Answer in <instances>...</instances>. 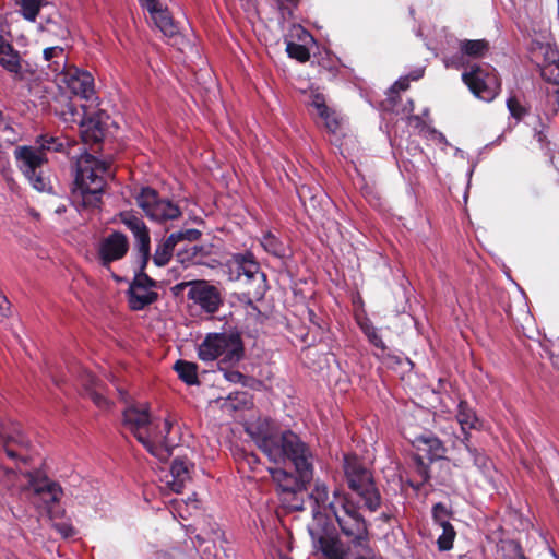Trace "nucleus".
Segmentation results:
<instances>
[{
  "mask_svg": "<svg viewBox=\"0 0 559 559\" xmlns=\"http://www.w3.org/2000/svg\"><path fill=\"white\" fill-rule=\"evenodd\" d=\"M343 469L348 488L361 498L368 510H378L381 497L371 471L356 455H344Z\"/></svg>",
  "mask_w": 559,
  "mask_h": 559,
  "instance_id": "nucleus-8",
  "label": "nucleus"
},
{
  "mask_svg": "<svg viewBox=\"0 0 559 559\" xmlns=\"http://www.w3.org/2000/svg\"><path fill=\"white\" fill-rule=\"evenodd\" d=\"M311 498L316 501L318 508H328L329 500V490L325 484L317 483L313 491L311 492Z\"/></svg>",
  "mask_w": 559,
  "mask_h": 559,
  "instance_id": "nucleus-38",
  "label": "nucleus"
},
{
  "mask_svg": "<svg viewBox=\"0 0 559 559\" xmlns=\"http://www.w3.org/2000/svg\"><path fill=\"white\" fill-rule=\"evenodd\" d=\"M464 447V454L455 459V466L468 468L472 463L484 476H489L491 472L490 459L476 448H473L469 442L461 443Z\"/></svg>",
  "mask_w": 559,
  "mask_h": 559,
  "instance_id": "nucleus-22",
  "label": "nucleus"
},
{
  "mask_svg": "<svg viewBox=\"0 0 559 559\" xmlns=\"http://www.w3.org/2000/svg\"><path fill=\"white\" fill-rule=\"evenodd\" d=\"M170 236L175 237V242L178 243L182 240L195 241L201 237V231L194 228L179 230L170 234Z\"/></svg>",
  "mask_w": 559,
  "mask_h": 559,
  "instance_id": "nucleus-44",
  "label": "nucleus"
},
{
  "mask_svg": "<svg viewBox=\"0 0 559 559\" xmlns=\"http://www.w3.org/2000/svg\"><path fill=\"white\" fill-rule=\"evenodd\" d=\"M55 530L64 538L74 535V528L68 523H56L53 524Z\"/></svg>",
  "mask_w": 559,
  "mask_h": 559,
  "instance_id": "nucleus-48",
  "label": "nucleus"
},
{
  "mask_svg": "<svg viewBox=\"0 0 559 559\" xmlns=\"http://www.w3.org/2000/svg\"><path fill=\"white\" fill-rule=\"evenodd\" d=\"M156 283L144 273L135 275L127 292L129 306L140 311L157 300L158 294L154 290Z\"/></svg>",
  "mask_w": 559,
  "mask_h": 559,
  "instance_id": "nucleus-14",
  "label": "nucleus"
},
{
  "mask_svg": "<svg viewBox=\"0 0 559 559\" xmlns=\"http://www.w3.org/2000/svg\"><path fill=\"white\" fill-rule=\"evenodd\" d=\"M438 526L442 530L437 539L438 548L441 551L450 550L453 547V542L456 535L455 530L451 523Z\"/></svg>",
  "mask_w": 559,
  "mask_h": 559,
  "instance_id": "nucleus-33",
  "label": "nucleus"
},
{
  "mask_svg": "<svg viewBox=\"0 0 559 559\" xmlns=\"http://www.w3.org/2000/svg\"><path fill=\"white\" fill-rule=\"evenodd\" d=\"M489 51V43L485 39H463L459 43V55L453 58L456 68L469 67L471 59L484 58Z\"/></svg>",
  "mask_w": 559,
  "mask_h": 559,
  "instance_id": "nucleus-19",
  "label": "nucleus"
},
{
  "mask_svg": "<svg viewBox=\"0 0 559 559\" xmlns=\"http://www.w3.org/2000/svg\"><path fill=\"white\" fill-rule=\"evenodd\" d=\"M502 557L499 559H527L521 546L514 542L504 543L501 548Z\"/></svg>",
  "mask_w": 559,
  "mask_h": 559,
  "instance_id": "nucleus-35",
  "label": "nucleus"
},
{
  "mask_svg": "<svg viewBox=\"0 0 559 559\" xmlns=\"http://www.w3.org/2000/svg\"><path fill=\"white\" fill-rule=\"evenodd\" d=\"M135 201L151 221L160 224L178 219L182 214L177 203L160 197L156 190L150 187L142 188L135 195Z\"/></svg>",
  "mask_w": 559,
  "mask_h": 559,
  "instance_id": "nucleus-11",
  "label": "nucleus"
},
{
  "mask_svg": "<svg viewBox=\"0 0 559 559\" xmlns=\"http://www.w3.org/2000/svg\"><path fill=\"white\" fill-rule=\"evenodd\" d=\"M328 509L335 518L342 533L350 538L354 547L361 551L368 549V531L365 519L355 503L345 495L334 492L333 500L328 503Z\"/></svg>",
  "mask_w": 559,
  "mask_h": 559,
  "instance_id": "nucleus-5",
  "label": "nucleus"
},
{
  "mask_svg": "<svg viewBox=\"0 0 559 559\" xmlns=\"http://www.w3.org/2000/svg\"><path fill=\"white\" fill-rule=\"evenodd\" d=\"M193 465L187 460L177 457L171 463L169 474L166 475V487L174 492H181L186 484L191 480Z\"/></svg>",
  "mask_w": 559,
  "mask_h": 559,
  "instance_id": "nucleus-21",
  "label": "nucleus"
},
{
  "mask_svg": "<svg viewBox=\"0 0 559 559\" xmlns=\"http://www.w3.org/2000/svg\"><path fill=\"white\" fill-rule=\"evenodd\" d=\"M507 107L510 111V115L516 120L522 119L526 115V109L522 106V104L515 96H511L508 98Z\"/></svg>",
  "mask_w": 559,
  "mask_h": 559,
  "instance_id": "nucleus-43",
  "label": "nucleus"
},
{
  "mask_svg": "<svg viewBox=\"0 0 559 559\" xmlns=\"http://www.w3.org/2000/svg\"><path fill=\"white\" fill-rule=\"evenodd\" d=\"M112 175L110 163L88 153L81 154L75 163L74 187L71 193V202L76 210L98 209L106 179Z\"/></svg>",
  "mask_w": 559,
  "mask_h": 559,
  "instance_id": "nucleus-3",
  "label": "nucleus"
},
{
  "mask_svg": "<svg viewBox=\"0 0 559 559\" xmlns=\"http://www.w3.org/2000/svg\"><path fill=\"white\" fill-rule=\"evenodd\" d=\"M188 299L192 300L206 313H215L223 304L219 290L207 281H195L189 289Z\"/></svg>",
  "mask_w": 559,
  "mask_h": 559,
  "instance_id": "nucleus-15",
  "label": "nucleus"
},
{
  "mask_svg": "<svg viewBox=\"0 0 559 559\" xmlns=\"http://www.w3.org/2000/svg\"><path fill=\"white\" fill-rule=\"evenodd\" d=\"M542 76L545 80L559 85V59L544 67L542 70Z\"/></svg>",
  "mask_w": 559,
  "mask_h": 559,
  "instance_id": "nucleus-42",
  "label": "nucleus"
},
{
  "mask_svg": "<svg viewBox=\"0 0 559 559\" xmlns=\"http://www.w3.org/2000/svg\"><path fill=\"white\" fill-rule=\"evenodd\" d=\"M243 343L237 332L210 333L198 347L202 361L218 359L219 365L233 366L243 357Z\"/></svg>",
  "mask_w": 559,
  "mask_h": 559,
  "instance_id": "nucleus-6",
  "label": "nucleus"
},
{
  "mask_svg": "<svg viewBox=\"0 0 559 559\" xmlns=\"http://www.w3.org/2000/svg\"><path fill=\"white\" fill-rule=\"evenodd\" d=\"M0 66L13 75L14 80L24 81L34 71L31 66L23 61L13 46L0 35Z\"/></svg>",
  "mask_w": 559,
  "mask_h": 559,
  "instance_id": "nucleus-16",
  "label": "nucleus"
},
{
  "mask_svg": "<svg viewBox=\"0 0 559 559\" xmlns=\"http://www.w3.org/2000/svg\"><path fill=\"white\" fill-rule=\"evenodd\" d=\"M438 139L440 141H445V138H444V135L442 133H438Z\"/></svg>",
  "mask_w": 559,
  "mask_h": 559,
  "instance_id": "nucleus-60",
  "label": "nucleus"
},
{
  "mask_svg": "<svg viewBox=\"0 0 559 559\" xmlns=\"http://www.w3.org/2000/svg\"><path fill=\"white\" fill-rule=\"evenodd\" d=\"M418 442H423L424 444H426L429 448L430 456L432 459L441 457L444 452L442 442L436 437H432V436L424 437L423 436V437L418 438Z\"/></svg>",
  "mask_w": 559,
  "mask_h": 559,
  "instance_id": "nucleus-36",
  "label": "nucleus"
},
{
  "mask_svg": "<svg viewBox=\"0 0 559 559\" xmlns=\"http://www.w3.org/2000/svg\"><path fill=\"white\" fill-rule=\"evenodd\" d=\"M432 518L437 525L449 524L450 512L448 508L439 502L432 507Z\"/></svg>",
  "mask_w": 559,
  "mask_h": 559,
  "instance_id": "nucleus-40",
  "label": "nucleus"
},
{
  "mask_svg": "<svg viewBox=\"0 0 559 559\" xmlns=\"http://www.w3.org/2000/svg\"><path fill=\"white\" fill-rule=\"evenodd\" d=\"M21 489L39 513H48L50 516L52 507L63 496L61 486L38 471H21Z\"/></svg>",
  "mask_w": 559,
  "mask_h": 559,
  "instance_id": "nucleus-7",
  "label": "nucleus"
},
{
  "mask_svg": "<svg viewBox=\"0 0 559 559\" xmlns=\"http://www.w3.org/2000/svg\"><path fill=\"white\" fill-rule=\"evenodd\" d=\"M356 559H381V558L376 557V556L366 557L364 555H359Z\"/></svg>",
  "mask_w": 559,
  "mask_h": 559,
  "instance_id": "nucleus-57",
  "label": "nucleus"
},
{
  "mask_svg": "<svg viewBox=\"0 0 559 559\" xmlns=\"http://www.w3.org/2000/svg\"><path fill=\"white\" fill-rule=\"evenodd\" d=\"M8 140H9L10 142H13V141H15V138H12V139H10V138H9Z\"/></svg>",
  "mask_w": 559,
  "mask_h": 559,
  "instance_id": "nucleus-62",
  "label": "nucleus"
},
{
  "mask_svg": "<svg viewBox=\"0 0 559 559\" xmlns=\"http://www.w3.org/2000/svg\"><path fill=\"white\" fill-rule=\"evenodd\" d=\"M129 250V240L127 236L120 231H115L104 238L99 245V258L103 265L122 259Z\"/></svg>",
  "mask_w": 559,
  "mask_h": 559,
  "instance_id": "nucleus-18",
  "label": "nucleus"
},
{
  "mask_svg": "<svg viewBox=\"0 0 559 559\" xmlns=\"http://www.w3.org/2000/svg\"><path fill=\"white\" fill-rule=\"evenodd\" d=\"M223 366L224 365H221L219 370L223 372V376L227 381L231 383H245L246 377L241 372Z\"/></svg>",
  "mask_w": 559,
  "mask_h": 559,
  "instance_id": "nucleus-45",
  "label": "nucleus"
},
{
  "mask_svg": "<svg viewBox=\"0 0 559 559\" xmlns=\"http://www.w3.org/2000/svg\"><path fill=\"white\" fill-rule=\"evenodd\" d=\"M121 223L132 233L135 240V248L138 250L141 269L146 267L148 261L153 260V263L158 266H165L171 259L175 247L174 236H168L162 239L155 249L153 255H151V236L150 229L136 213L133 211H124L119 214Z\"/></svg>",
  "mask_w": 559,
  "mask_h": 559,
  "instance_id": "nucleus-4",
  "label": "nucleus"
},
{
  "mask_svg": "<svg viewBox=\"0 0 559 559\" xmlns=\"http://www.w3.org/2000/svg\"><path fill=\"white\" fill-rule=\"evenodd\" d=\"M123 426L146 451L167 461L178 445V429L170 418L152 417L147 405H131L123 412Z\"/></svg>",
  "mask_w": 559,
  "mask_h": 559,
  "instance_id": "nucleus-2",
  "label": "nucleus"
},
{
  "mask_svg": "<svg viewBox=\"0 0 559 559\" xmlns=\"http://www.w3.org/2000/svg\"><path fill=\"white\" fill-rule=\"evenodd\" d=\"M193 283H195V281L178 283L177 285L174 286L173 290L175 292V294H178L179 292H182L186 287H189V289H191Z\"/></svg>",
  "mask_w": 559,
  "mask_h": 559,
  "instance_id": "nucleus-52",
  "label": "nucleus"
},
{
  "mask_svg": "<svg viewBox=\"0 0 559 559\" xmlns=\"http://www.w3.org/2000/svg\"><path fill=\"white\" fill-rule=\"evenodd\" d=\"M261 246L271 254L282 258L286 254L284 243L273 234L267 233L261 239Z\"/></svg>",
  "mask_w": 559,
  "mask_h": 559,
  "instance_id": "nucleus-32",
  "label": "nucleus"
},
{
  "mask_svg": "<svg viewBox=\"0 0 559 559\" xmlns=\"http://www.w3.org/2000/svg\"><path fill=\"white\" fill-rule=\"evenodd\" d=\"M317 548L326 559H348L343 544L331 536H320L317 540Z\"/></svg>",
  "mask_w": 559,
  "mask_h": 559,
  "instance_id": "nucleus-27",
  "label": "nucleus"
},
{
  "mask_svg": "<svg viewBox=\"0 0 559 559\" xmlns=\"http://www.w3.org/2000/svg\"><path fill=\"white\" fill-rule=\"evenodd\" d=\"M174 369L178 377L188 385L198 384V366L194 362L177 360Z\"/></svg>",
  "mask_w": 559,
  "mask_h": 559,
  "instance_id": "nucleus-30",
  "label": "nucleus"
},
{
  "mask_svg": "<svg viewBox=\"0 0 559 559\" xmlns=\"http://www.w3.org/2000/svg\"><path fill=\"white\" fill-rule=\"evenodd\" d=\"M67 211V206L64 204H61V205H58L56 209H55V214L57 216H61L64 212Z\"/></svg>",
  "mask_w": 559,
  "mask_h": 559,
  "instance_id": "nucleus-54",
  "label": "nucleus"
},
{
  "mask_svg": "<svg viewBox=\"0 0 559 559\" xmlns=\"http://www.w3.org/2000/svg\"><path fill=\"white\" fill-rule=\"evenodd\" d=\"M14 158L17 168L32 187L38 191H45L48 187L47 177L44 175V167L47 164L46 154L35 146L24 145L14 150Z\"/></svg>",
  "mask_w": 559,
  "mask_h": 559,
  "instance_id": "nucleus-10",
  "label": "nucleus"
},
{
  "mask_svg": "<svg viewBox=\"0 0 559 559\" xmlns=\"http://www.w3.org/2000/svg\"><path fill=\"white\" fill-rule=\"evenodd\" d=\"M229 271L231 278L242 281L245 284H262L264 281V274L260 272V266L251 254H236L229 264Z\"/></svg>",
  "mask_w": 559,
  "mask_h": 559,
  "instance_id": "nucleus-17",
  "label": "nucleus"
},
{
  "mask_svg": "<svg viewBox=\"0 0 559 559\" xmlns=\"http://www.w3.org/2000/svg\"><path fill=\"white\" fill-rule=\"evenodd\" d=\"M310 106L316 109L318 116L324 121L325 128L330 132L335 133L338 128V121L335 112L326 106L324 96L320 93H313Z\"/></svg>",
  "mask_w": 559,
  "mask_h": 559,
  "instance_id": "nucleus-24",
  "label": "nucleus"
},
{
  "mask_svg": "<svg viewBox=\"0 0 559 559\" xmlns=\"http://www.w3.org/2000/svg\"><path fill=\"white\" fill-rule=\"evenodd\" d=\"M151 20L154 25L167 37H173L178 33V28L170 16L167 9H164L162 4L155 9L148 11Z\"/></svg>",
  "mask_w": 559,
  "mask_h": 559,
  "instance_id": "nucleus-25",
  "label": "nucleus"
},
{
  "mask_svg": "<svg viewBox=\"0 0 559 559\" xmlns=\"http://www.w3.org/2000/svg\"><path fill=\"white\" fill-rule=\"evenodd\" d=\"M155 559H183V555L178 548H173L170 550L156 551Z\"/></svg>",
  "mask_w": 559,
  "mask_h": 559,
  "instance_id": "nucleus-47",
  "label": "nucleus"
},
{
  "mask_svg": "<svg viewBox=\"0 0 559 559\" xmlns=\"http://www.w3.org/2000/svg\"><path fill=\"white\" fill-rule=\"evenodd\" d=\"M424 74V70L423 69H417L416 71H414L411 75L408 76H405V78H400L394 84L393 86L390 88V93H395L397 91H405L408 88V81H409V78L412 80H418L419 78H421Z\"/></svg>",
  "mask_w": 559,
  "mask_h": 559,
  "instance_id": "nucleus-41",
  "label": "nucleus"
},
{
  "mask_svg": "<svg viewBox=\"0 0 559 559\" xmlns=\"http://www.w3.org/2000/svg\"><path fill=\"white\" fill-rule=\"evenodd\" d=\"M81 135L85 143L100 142L105 135V129L100 121L93 117V114H87L85 119L81 121Z\"/></svg>",
  "mask_w": 559,
  "mask_h": 559,
  "instance_id": "nucleus-26",
  "label": "nucleus"
},
{
  "mask_svg": "<svg viewBox=\"0 0 559 559\" xmlns=\"http://www.w3.org/2000/svg\"><path fill=\"white\" fill-rule=\"evenodd\" d=\"M408 103H409V108H407L406 110H407L408 112H412V111H413V102H412V100H409Z\"/></svg>",
  "mask_w": 559,
  "mask_h": 559,
  "instance_id": "nucleus-59",
  "label": "nucleus"
},
{
  "mask_svg": "<svg viewBox=\"0 0 559 559\" xmlns=\"http://www.w3.org/2000/svg\"><path fill=\"white\" fill-rule=\"evenodd\" d=\"M44 31H47L49 33H53L57 36L64 38L68 36L69 32L67 27L62 25H58L57 22H53L51 19H48L46 22V26H41Z\"/></svg>",
  "mask_w": 559,
  "mask_h": 559,
  "instance_id": "nucleus-46",
  "label": "nucleus"
},
{
  "mask_svg": "<svg viewBox=\"0 0 559 559\" xmlns=\"http://www.w3.org/2000/svg\"><path fill=\"white\" fill-rule=\"evenodd\" d=\"M10 312V302L7 297L0 293V320L7 318Z\"/></svg>",
  "mask_w": 559,
  "mask_h": 559,
  "instance_id": "nucleus-49",
  "label": "nucleus"
},
{
  "mask_svg": "<svg viewBox=\"0 0 559 559\" xmlns=\"http://www.w3.org/2000/svg\"><path fill=\"white\" fill-rule=\"evenodd\" d=\"M552 365L559 370V355L551 356Z\"/></svg>",
  "mask_w": 559,
  "mask_h": 559,
  "instance_id": "nucleus-56",
  "label": "nucleus"
},
{
  "mask_svg": "<svg viewBox=\"0 0 559 559\" xmlns=\"http://www.w3.org/2000/svg\"><path fill=\"white\" fill-rule=\"evenodd\" d=\"M70 67L68 56L62 47L52 46L44 49L40 68L47 70V75H53L59 81Z\"/></svg>",
  "mask_w": 559,
  "mask_h": 559,
  "instance_id": "nucleus-20",
  "label": "nucleus"
},
{
  "mask_svg": "<svg viewBox=\"0 0 559 559\" xmlns=\"http://www.w3.org/2000/svg\"><path fill=\"white\" fill-rule=\"evenodd\" d=\"M247 431L272 462L281 463L288 459L294 464L297 476L281 467L269 468L278 489L286 493L302 490L312 477V462L309 449L300 438L290 430L278 433L267 421L252 425Z\"/></svg>",
  "mask_w": 559,
  "mask_h": 559,
  "instance_id": "nucleus-1",
  "label": "nucleus"
},
{
  "mask_svg": "<svg viewBox=\"0 0 559 559\" xmlns=\"http://www.w3.org/2000/svg\"><path fill=\"white\" fill-rule=\"evenodd\" d=\"M389 100H390L392 104H394V97H393V96H391V95H390V96H389Z\"/></svg>",
  "mask_w": 559,
  "mask_h": 559,
  "instance_id": "nucleus-61",
  "label": "nucleus"
},
{
  "mask_svg": "<svg viewBox=\"0 0 559 559\" xmlns=\"http://www.w3.org/2000/svg\"><path fill=\"white\" fill-rule=\"evenodd\" d=\"M9 167V159L3 151L0 152V169L4 171Z\"/></svg>",
  "mask_w": 559,
  "mask_h": 559,
  "instance_id": "nucleus-53",
  "label": "nucleus"
},
{
  "mask_svg": "<svg viewBox=\"0 0 559 559\" xmlns=\"http://www.w3.org/2000/svg\"><path fill=\"white\" fill-rule=\"evenodd\" d=\"M17 11L21 15L31 22H34L43 7L47 4V0H14Z\"/></svg>",
  "mask_w": 559,
  "mask_h": 559,
  "instance_id": "nucleus-29",
  "label": "nucleus"
},
{
  "mask_svg": "<svg viewBox=\"0 0 559 559\" xmlns=\"http://www.w3.org/2000/svg\"><path fill=\"white\" fill-rule=\"evenodd\" d=\"M142 8H144L147 11H151L155 9L157 5L160 4L159 0H139Z\"/></svg>",
  "mask_w": 559,
  "mask_h": 559,
  "instance_id": "nucleus-51",
  "label": "nucleus"
},
{
  "mask_svg": "<svg viewBox=\"0 0 559 559\" xmlns=\"http://www.w3.org/2000/svg\"><path fill=\"white\" fill-rule=\"evenodd\" d=\"M361 329L365 333V335L368 337V340L376 346L381 349L385 348V345L381 338V336L378 334V330L369 322H365L361 324Z\"/></svg>",
  "mask_w": 559,
  "mask_h": 559,
  "instance_id": "nucleus-39",
  "label": "nucleus"
},
{
  "mask_svg": "<svg viewBox=\"0 0 559 559\" xmlns=\"http://www.w3.org/2000/svg\"><path fill=\"white\" fill-rule=\"evenodd\" d=\"M7 473H8L9 476H12V477L16 476V474H15V472L13 469H7Z\"/></svg>",
  "mask_w": 559,
  "mask_h": 559,
  "instance_id": "nucleus-58",
  "label": "nucleus"
},
{
  "mask_svg": "<svg viewBox=\"0 0 559 559\" xmlns=\"http://www.w3.org/2000/svg\"><path fill=\"white\" fill-rule=\"evenodd\" d=\"M83 385L95 405L99 408H108L110 403L105 396L103 384L92 374H84Z\"/></svg>",
  "mask_w": 559,
  "mask_h": 559,
  "instance_id": "nucleus-28",
  "label": "nucleus"
},
{
  "mask_svg": "<svg viewBox=\"0 0 559 559\" xmlns=\"http://www.w3.org/2000/svg\"><path fill=\"white\" fill-rule=\"evenodd\" d=\"M286 51L289 57L297 59L298 61H307L310 57L309 50L300 44L293 41L286 43Z\"/></svg>",
  "mask_w": 559,
  "mask_h": 559,
  "instance_id": "nucleus-37",
  "label": "nucleus"
},
{
  "mask_svg": "<svg viewBox=\"0 0 559 559\" xmlns=\"http://www.w3.org/2000/svg\"><path fill=\"white\" fill-rule=\"evenodd\" d=\"M13 133V128L11 126L10 119L4 116V114L0 110V133Z\"/></svg>",
  "mask_w": 559,
  "mask_h": 559,
  "instance_id": "nucleus-50",
  "label": "nucleus"
},
{
  "mask_svg": "<svg viewBox=\"0 0 559 559\" xmlns=\"http://www.w3.org/2000/svg\"><path fill=\"white\" fill-rule=\"evenodd\" d=\"M455 424L460 427L459 432L453 424H450L449 426H441L439 424V430L452 439L454 448L460 443L469 442L471 431L480 430L483 427V421L477 416L475 409L463 400L459 402L456 407Z\"/></svg>",
  "mask_w": 559,
  "mask_h": 559,
  "instance_id": "nucleus-12",
  "label": "nucleus"
},
{
  "mask_svg": "<svg viewBox=\"0 0 559 559\" xmlns=\"http://www.w3.org/2000/svg\"><path fill=\"white\" fill-rule=\"evenodd\" d=\"M297 32L302 34V36L298 35L300 39H302L305 37H311L310 34L300 26L297 28Z\"/></svg>",
  "mask_w": 559,
  "mask_h": 559,
  "instance_id": "nucleus-55",
  "label": "nucleus"
},
{
  "mask_svg": "<svg viewBox=\"0 0 559 559\" xmlns=\"http://www.w3.org/2000/svg\"><path fill=\"white\" fill-rule=\"evenodd\" d=\"M462 80L477 98L485 102L493 100L501 88L497 71L489 63L471 64L469 70L462 73Z\"/></svg>",
  "mask_w": 559,
  "mask_h": 559,
  "instance_id": "nucleus-9",
  "label": "nucleus"
},
{
  "mask_svg": "<svg viewBox=\"0 0 559 559\" xmlns=\"http://www.w3.org/2000/svg\"><path fill=\"white\" fill-rule=\"evenodd\" d=\"M177 260L185 267L190 265L213 266L211 259V247L209 246H190L178 251Z\"/></svg>",
  "mask_w": 559,
  "mask_h": 559,
  "instance_id": "nucleus-23",
  "label": "nucleus"
},
{
  "mask_svg": "<svg viewBox=\"0 0 559 559\" xmlns=\"http://www.w3.org/2000/svg\"><path fill=\"white\" fill-rule=\"evenodd\" d=\"M37 150L46 154L47 151L61 152L63 151V142L59 138L51 135H41L37 139Z\"/></svg>",
  "mask_w": 559,
  "mask_h": 559,
  "instance_id": "nucleus-34",
  "label": "nucleus"
},
{
  "mask_svg": "<svg viewBox=\"0 0 559 559\" xmlns=\"http://www.w3.org/2000/svg\"><path fill=\"white\" fill-rule=\"evenodd\" d=\"M87 115L86 104H81L80 108L72 102L66 104L64 109L61 111L62 119L68 123L81 124V121L85 119Z\"/></svg>",
  "mask_w": 559,
  "mask_h": 559,
  "instance_id": "nucleus-31",
  "label": "nucleus"
},
{
  "mask_svg": "<svg viewBox=\"0 0 559 559\" xmlns=\"http://www.w3.org/2000/svg\"><path fill=\"white\" fill-rule=\"evenodd\" d=\"M58 82L64 84L72 94L87 102L90 107L98 105L94 79L90 72L71 66Z\"/></svg>",
  "mask_w": 559,
  "mask_h": 559,
  "instance_id": "nucleus-13",
  "label": "nucleus"
}]
</instances>
